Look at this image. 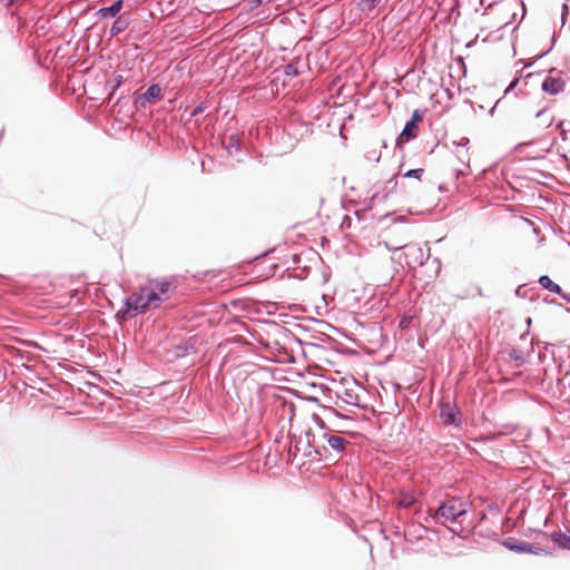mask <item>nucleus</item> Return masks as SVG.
<instances>
[{"instance_id": "obj_22", "label": "nucleus", "mask_w": 570, "mask_h": 570, "mask_svg": "<svg viewBox=\"0 0 570 570\" xmlns=\"http://www.w3.org/2000/svg\"><path fill=\"white\" fill-rule=\"evenodd\" d=\"M189 348L191 347L188 346L187 344H179L175 347V355L177 357H183L188 354Z\"/></svg>"}, {"instance_id": "obj_36", "label": "nucleus", "mask_w": 570, "mask_h": 570, "mask_svg": "<svg viewBox=\"0 0 570 570\" xmlns=\"http://www.w3.org/2000/svg\"><path fill=\"white\" fill-rule=\"evenodd\" d=\"M385 396H386V397H392V396H393V394L386 393V394H385Z\"/></svg>"}, {"instance_id": "obj_21", "label": "nucleus", "mask_w": 570, "mask_h": 570, "mask_svg": "<svg viewBox=\"0 0 570 570\" xmlns=\"http://www.w3.org/2000/svg\"><path fill=\"white\" fill-rule=\"evenodd\" d=\"M209 108V104L207 101L200 102L197 107L193 109L190 112V118L196 117L203 112H205Z\"/></svg>"}, {"instance_id": "obj_27", "label": "nucleus", "mask_w": 570, "mask_h": 570, "mask_svg": "<svg viewBox=\"0 0 570 570\" xmlns=\"http://www.w3.org/2000/svg\"><path fill=\"white\" fill-rule=\"evenodd\" d=\"M285 73L287 76H297L298 75V70H297V68L294 65H287L286 68H285Z\"/></svg>"}, {"instance_id": "obj_34", "label": "nucleus", "mask_w": 570, "mask_h": 570, "mask_svg": "<svg viewBox=\"0 0 570 570\" xmlns=\"http://www.w3.org/2000/svg\"><path fill=\"white\" fill-rule=\"evenodd\" d=\"M286 392H295L294 390L289 389V387H285L284 389Z\"/></svg>"}, {"instance_id": "obj_4", "label": "nucleus", "mask_w": 570, "mask_h": 570, "mask_svg": "<svg viewBox=\"0 0 570 570\" xmlns=\"http://www.w3.org/2000/svg\"><path fill=\"white\" fill-rule=\"evenodd\" d=\"M440 416L444 424L456 425L461 424V413L456 404H452L449 400L443 399L440 403Z\"/></svg>"}, {"instance_id": "obj_35", "label": "nucleus", "mask_w": 570, "mask_h": 570, "mask_svg": "<svg viewBox=\"0 0 570 570\" xmlns=\"http://www.w3.org/2000/svg\"><path fill=\"white\" fill-rule=\"evenodd\" d=\"M307 400H309V401H316V397H314V396H308V397H307Z\"/></svg>"}, {"instance_id": "obj_23", "label": "nucleus", "mask_w": 570, "mask_h": 570, "mask_svg": "<svg viewBox=\"0 0 570 570\" xmlns=\"http://www.w3.org/2000/svg\"><path fill=\"white\" fill-rule=\"evenodd\" d=\"M423 173H424V169H422V168L411 169V170L406 171L404 176L405 177H415L417 179H421Z\"/></svg>"}, {"instance_id": "obj_2", "label": "nucleus", "mask_w": 570, "mask_h": 570, "mask_svg": "<svg viewBox=\"0 0 570 570\" xmlns=\"http://www.w3.org/2000/svg\"><path fill=\"white\" fill-rule=\"evenodd\" d=\"M146 289L148 288L141 287L140 292H134L125 299L124 306L116 314L118 320L126 321L137 314L147 312V309L142 308Z\"/></svg>"}, {"instance_id": "obj_31", "label": "nucleus", "mask_w": 570, "mask_h": 570, "mask_svg": "<svg viewBox=\"0 0 570 570\" xmlns=\"http://www.w3.org/2000/svg\"><path fill=\"white\" fill-rule=\"evenodd\" d=\"M507 547L510 548V550H515V551H525V548H522V547H517V546H510L508 543H505Z\"/></svg>"}, {"instance_id": "obj_29", "label": "nucleus", "mask_w": 570, "mask_h": 570, "mask_svg": "<svg viewBox=\"0 0 570 570\" xmlns=\"http://www.w3.org/2000/svg\"><path fill=\"white\" fill-rule=\"evenodd\" d=\"M272 272H273V267H269V273L268 274H259V273H262V269H258V273H255L256 274L255 278H257L259 281L266 279V278L269 277V275H272Z\"/></svg>"}, {"instance_id": "obj_33", "label": "nucleus", "mask_w": 570, "mask_h": 570, "mask_svg": "<svg viewBox=\"0 0 570 570\" xmlns=\"http://www.w3.org/2000/svg\"><path fill=\"white\" fill-rule=\"evenodd\" d=\"M60 409H68L69 410V413H72L70 406H63V405H60Z\"/></svg>"}, {"instance_id": "obj_28", "label": "nucleus", "mask_w": 570, "mask_h": 570, "mask_svg": "<svg viewBox=\"0 0 570 570\" xmlns=\"http://www.w3.org/2000/svg\"><path fill=\"white\" fill-rule=\"evenodd\" d=\"M345 396H347L350 399V400L344 399L345 402H348V403H352V404H357L358 394L348 393V394H345Z\"/></svg>"}, {"instance_id": "obj_8", "label": "nucleus", "mask_w": 570, "mask_h": 570, "mask_svg": "<svg viewBox=\"0 0 570 570\" xmlns=\"http://www.w3.org/2000/svg\"><path fill=\"white\" fill-rule=\"evenodd\" d=\"M566 82L560 76L549 75L542 82V90L550 95H557L564 90Z\"/></svg>"}, {"instance_id": "obj_7", "label": "nucleus", "mask_w": 570, "mask_h": 570, "mask_svg": "<svg viewBox=\"0 0 570 570\" xmlns=\"http://www.w3.org/2000/svg\"><path fill=\"white\" fill-rule=\"evenodd\" d=\"M149 285L164 301L168 299L176 289V284L171 279H150Z\"/></svg>"}, {"instance_id": "obj_37", "label": "nucleus", "mask_w": 570, "mask_h": 570, "mask_svg": "<svg viewBox=\"0 0 570 570\" xmlns=\"http://www.w3.org/2000/svg\"><path fill=\"white\" fill-rule=\"evenodd\" d=\"M373 3H379L381 0H371Z\"/></svg>"}, {"instance_id": "obj_15", "label": "nucleus", "mask_w": 570, "mask_h": 570, "mask_svg": "<svg viewBox=\"0 0 570 570\" xmlns=\"http://www.w3.org/2000/svg\"><path fill=\"white\" fill-rule=\"evenodd\" d=\"M417 136V125H414L413 122L407 121L399 136L397 141L399 142H405L409 141Z\"/></svg>"}, {"instance_id": "obj_32", "label": "nucleus", "mask_w": 570, "mask_h": 570, "mask_svg": "<svg viewBox=\"0 0 570 570\" xmlns=\"http://www.w3.org/2000/svg\"><path fill=\"white\" fill-rule=\"evenodd\" d=\"M256 3V4H261L262 3V0H252V6Z\"/></svg>"}, {"instance_id": "obj_10", "label": "nucleus", "mask_w": 570, "mask_h": 570, "mask_svg": "<svg viewBox=\"0 0 570 570\" xmlns=\"http://www.w3.org/2000/svg\"><path fill=\"white\" fill-rule=\"evenodd\" d=\"M322 439L330 449L334 450L337 453L343 452L345 450V446L348 444L347 440L332 433H324L322 435Z\"/></svg>"}, {"instance_id": "obj_18", "label": "nucleus", "mask_w": 570, "mask_h": 570, "mask_svg": "<svg viewBox=\"0 0 570 570\" xmlns=\"http://www.w3.org/2000/svg\"><path fill=\"white\" fill-rule=\"evenodd\" d=\"M128 27V22L126 20H122L121 18H118L114 21L111 28H110V36H117L121 32H124Z\"/></svg>"}, {"instance_id": "obj_20", "label": "nucleus", "mask_w": 570, "mask_h": 570, "mask_svg": "<svg viewBox=\"0 0 570 570\" xmlns=\"http://www.w3.org/2000/svg\"><path fill=\"white\" fill-rule=\"evenodd\" d=\"M554 541L559 543L561 547L570 549V535L567 534H556Z\"/></svg>"}, {"instance_id": "obj_30", "label": "nucleus", "mask_w": 570, "mask_h": 570, "mask_svg": "<svg viewBox=\"0 0 570 570\" xmlns=\"http://www.w3.org/2000/svg\"><path fill=\"white\" fill-rule=\"evenodd\" d=\"M397 407H399V406H397V403H396V402H394V404L389 405V406L386 407V411H387V412H395V411H397Z\"/></svg>"}, {"instance_id": "obj_25", "label": "nucleus", "mask_w": 570, "mask_h": 570, "mask_svg": "<svg viewBox=\"0 0 570 570\" xmlns=\"http://www.w3.org/2000/svg\"><path fill=\"white\" fill-rule=\"evenodd\" d=\"M423 119L422 117V114L420 110H414L413 114H412V118L410 120V122H413L414 125H417L419 122H421Z\"/></svg>"}, {"instance_id": "obj_26", "label": "nucleus", "mask_w": 570, "mask_h": 570, "mask_svg": "<svg viewBox=\"0 0 570 570\" xmlns=\"http://www.w3.org/2000/svg\"><path fill=\"white\" fill-rule=\"evenodd\" d=\"M161 385L167 386L173 392H185L186 386H173L174 384L171 382H164Z\"/></svg>"}, {"instance_id": "obj_14", "label": "nucleus", "mask_w": 570, "mask_h": 570, "mask_svg": "<svg viewBox=\"0 0 570 570\" xmlns=\"http://www.w3.org/2000/svg\"><path fill=\"white\" fill-rule=\"evenodd\" d=\"M161 302H164V298L157 294V292L154 288H149V291L146 289L145 292V301H144V307L147 309L157 308Z\"/></svg>"}, {"instance_id": "obj_19", "label": "nucleus", "mask_w": 570, "mask_h": 570, "mask_svg": "<svg viewBox=\"0 0 570 570\" xmlns=\"http://www.w3.org/2000/svg\"><path fill=\"white\" fill-rule=\"evenodd\" d=\"M509 356H510L511 360L517 362V365H521L522 363L525 362V360L528 357V354L524 353L523 351L519 350V348H513L509 353Z\"/></svg>"}, {"instance_id": "obj_13", "label": "nucleus", "mask_w": 570, "mask_h": 570, "mask_svg": "<svg viewBox=\"0 0 570 570\" xmlns=\"http://www.w3.org/2000/svg\"><path fill=\"white\" fill-rule=\"evenodd\" d=\"M122 3H124L122 0H116L111 6L102 7V8L98 9L96 14L100 19L114 18L120 12V10L122 8Z\"/></svg>"}, {"instance_id": "obj_11", "label": "nucleus", "mask_w": 570, "mask_h": 570, "mask_svg": "<svg viewBox=\"0 0 570 570\" xmlns=\"http://www.w3.org/2000/svg\"><path fill=\"white\" fill-rule=\"evenodd\" d=\"M248 375H249V373L246 367L239 366L235 370V372L232 376L235 390L240 392V391L247 389L246 382H247Z\"/></svg>"}, {"instance_id": "obj_1", "label": "nucleus", "mask_w": 570, "mask_h": 570, "mask_svg": "<svg viewBox=\"0 0 570 570\" xmlns=\"http://www.w3.org/2000/svg\"><path fill=\"white\" fill-rule=\"evenodd\" d=\"M278 325L261 320H252V337L265 350H272L277 344L272 332H277Z\"/></svg>"}, {"instance_id": "obj_9", "label": "nucleus", "mask_w": 570, "mask_h": 570, "mask_svg": "<svg viewBox=\"0 0 570 570\" xmlns=\"http://www.w3.org/2000/svg\"><path fill=\"white\" fill-rule=\"evenodd\" d=\"M271 380H273L271 370L264 366H258L257 370L252 368V381L255 382L259 389L266 387Z\"/></svg>"}, {"instance_id": "obj_16", "label": "nucleus", "mask_w": 570, "mask_h": 570, "mask_svg": "<svg viewBox=\"0 0 570 570\" xmlns=\"http://www.w3.org/2000/svg\"><path fill=\"white\" fill-rule=\"evenodd\" d=\"M539 284H540L543 288H546V289H548V291H550V292H552V293H557V294H560V293H561V287H560L558 284H556V283H554V282H553L549 276H547V275H543V276H541V277L539 278Z\"/></svg>"}, {"instance_id": "obj_5", "label": "nucleus", "mask_w": 570, "mask_h": 570, "mask_svg": "<svg viewBox=\"0 0 570 570\" xmlns=\"http://www.w3.org/2000/svg\"><path fill=\"white\" fill-rule=\"evenodd\" d=\"M161 95V87L158 83L150 85L147 90L137 96L134 100L136 110L145 109L147 105L154 102V100Z\"/></svg>"}, {"instance_id": "obj_3", "label": "nucleus", "mask_w": 570, "mask_h": 570, "mask_svg": "<svg viewBox=\"0 0 570 570\" xmlns=\"http://www.w3.org/2000/svg\"><path fill=\"white\" fill-rule=\"evenodd\" d=\"M468 503L459 498H450L442 503L435 512L434 518H444L445 520L455 521L459 517L466 513Z\"/></svg>"}, {"instance_id": "obj_6", "label": "nucleus", "mask_w": 570, "mask_h": 570, "mask_svg": "<svg viewBox=\"0 0 570 570\" xmlns=\"http://www.w3.org/2000/svg\"><path fill=\"white\" fill-rule=\"evenodd\" d=\"M223 145L230 157L235 158L237 161H240L238 154L242 151L243 144L238 134L225 136L223 138Z\"/></svg>"}, {"instance_id": "obj_12", "label": "nucleus", "mask_w": 570, "mask_h": 570, "mask_svg": "<svg viewBox=\"0 0 570 570\" xmlns=\"http://www.w3.org/2000/svg\"><path fill=\"white\" fill-rule=\"evenodd\" d=\"M417 502L415 492L402 490L396 500V507L402 509H409Z\"/></svg>"}, {"instance_id": "obj_17", "label": "nucleus", "mask_w": 570, "mask_h": 570, "mask_svg": "<svg viewBox=\"0 0 570 570\" xmlns=\"http://www.w3.org/2000/svg\"><path fill=\"white\" fill-rule=\"evenodd\" d=\"M122 81H124V79H122L121 75H115L112 78L107 80L106 87L110 90L109 99H111L115 91L120 88V86L122 85Z\"/></svg>"}, {"instance_id": "obj_24", "label": "nucleus", "mask_w": 570, "mask_h": 570, "mask_svg": "<svg viewBox=\"0 0 570 570\" xmlns=\"http://www.w3.org/2000/svg\"><path fill=\"white\" fill-rule=\"evenodd\" d=\"M262 265H263V261L259 257L252 259V275L254 273H258V269H261Z\"/></svg>"}]
</instances>
